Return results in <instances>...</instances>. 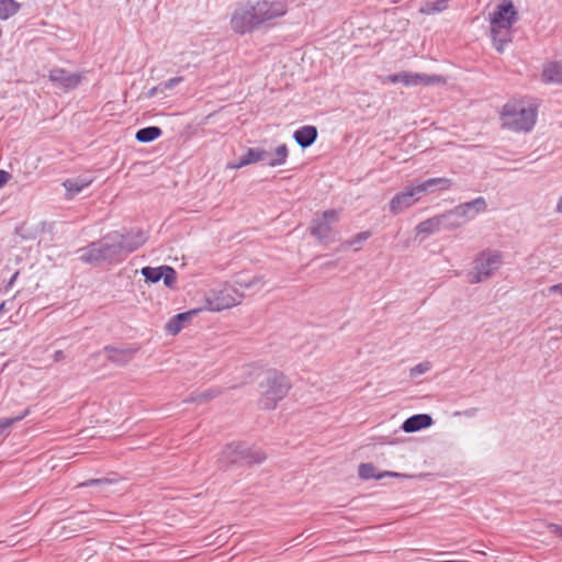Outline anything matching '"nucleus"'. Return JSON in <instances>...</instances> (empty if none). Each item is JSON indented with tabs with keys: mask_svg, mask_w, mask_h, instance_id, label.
I'll list each match as a JSON object with an SVG mask.
<instances>
[{
	"mask_svg": "<svg viewBox=\"0 0 562 562\" xmlns=\"http://www.w3.org/2000/svg\"><path fill=\"white\" fill-rule=\"evenodd\" d=\"M518 19V10L512 0H501L488 14L490 33L497 52H504L512 42L513 26Z\"/></svg>",
	"mask_w": 562,
	"mask_h": 562,
	"instance_id": "nucleus-1",
	"label": "nucleus"
},
{
	"mask_svg": "<svg viewBox=\"0 0 562 562\" xmlns=\"http://www.w3.org/2000/svg\"><path fill=\"white\" fill-rule=\"evenodd\" d=\"M537 112V105L530 100L509 101L501 113L502 125L516 132H529L536 124Z\"/></svg>",
	"mask_w": 562,
	"mask_h": 562,
	"instance_id": "nucleus-2",
	"label": "nucleus"
},
{
	"mask_svg": "<svg viewBox=\"0 0 562 562\" xmlns=\"http://www.w3.org/2000/svg\"><path fill=\"white\" fill-rule=\"evenodd\" d=\"M244 292L234 283L225 282L205 291L203 294V305L198 308L200 312L220 313L238 306L244 301Z\"/></svg>",
	"mask_w": 562,
	"mask_h": 562,
	"instance_id": "nucleus-3",
	"label": "nucleus"
},
{
	"mask_svg": "<svg viewBox=\"0 0 562 562\" xmlns=\"http://www.w3.org/2000/svg\"><path fill=\"white\" fill-rule=\"evenodd\" d=\"M503 266V254L498 250L486 249L480 252L468 273L471 284H476L491 279Z\"/></svg>",
	"mask_w": 562,
	"mask_h": 562,
	"instance_id": "nucleus-4",
	"label": "nucleus"
},
{
	"mask_svg": "<svg viewBox=\"0 0 562 562\" xmlns=\"http://www.w3.org/2000/svg\"><path fill=\"white\" fill-rule=\"evenodd\" d=\"M286 378L277 371L267 372L260 381V404L266 409H272L289 392Z\"/></svg>",
	"mask_w": 562,
	"mask_h": 562,
	"instance_id": "nucleus-5",
	"label": "nucleus"
},
{
	"mask_svg": "<svg viewBox=\"0 0 562 562\" xmlns=\"http://www.w3.org/2000/svg\"><path fill=\"white\" fill-rule=\"evenodd\" d=\"M232 30L240 35L250 33L262 26L252 2L238 5L231 16Z\"/></svg>",
	"mask_w": 562,
	"mask_h": 562,
	"instance_id": "nucleus-6",
	"label": "nucleus"
},
{
	"mask_svg": "<svg viewBox=\"0 0 562 562\" xmlns=\"http://www.w3.org/2000/svg\"><path fill=\"white\" fill-rule=\"evenodd\" d=\"M381 82L386 83H401L404 87H418V86H435L446 83V79L439 75H426L422 72L400 71L397 74L384 76Z\"/></svg>",
	"mask_w": 562,
	"mask_h": 562,
	"instance_id": "nucleus-7",
	"label": "nucleus"
},
{
	"mask_svg": "<svg viewBox=\"0 0 562 562\" xmlns=\"http://www.w3.org/2000/svg\"><path fill=\"white\" fill-rule=\"evenodd\" d=\"M339 221V214L335 210H328L317 214L311 223V234L321 243H329L334 231V225Z\"/></svg>",
	"mask_w": 562,
	"mask_h": 562,
	"instance_id": "nucleus-8",
	"label": "nucleus"
},
{
	"mask_svg": "<svg viewBox=\"0 0 562 562\" xmlns=\"http://www.w3.org/2000/svg\"><path fill=\"white\" fill-rule=\"evenodd\" d=\"M262 25L283 16L288 5L283 0H257L252 2Z\"/></svg>",
	"mask_w": 562,
	"mask_h": 562,
	"instance_id": "nucleus-9",
	"label": "nucleus"
},
{
	"mask_svg": "<svg viewBox=\"0 0 562 562\" xmlns=\"http://www.w3.org/2000/svg\"><path fill=\"white\" fill-rule=\"evenodd\" d=\"M140 272L147 282L157 283L162 280L167 288L173 289L176 286L177 273L169 266L144 267Z\"/></svg>",
	"mask_w": 562,
	"mask_h": 562,
	"instance_id": "nucleus-10",
	"label": "nucleus"
},
{
	"mask_svg": "<svg viewBox=\"0 0 562 562\" xmlns=\"http://www.w3.org/2000/svg\"><path fill=\"white\" fill-rule=\"evenodd\" d=\"M420 198L422 195L418 192L416 184H411L393 196L390 202V211L394 214L402 213L417 203Z\"/></svg>",
	"mask_w": 562,
	"mask_h": 562,
	"instance_id": "nucleus-11",
	"label": "nucleus"
},
{
	"mask_svg": "<svg viewBox=\"0 0 562 562\" xmlns=\"http://www.w3.org/2000/svg\"><path fill=\"white\" fill-rule=\"evenodd\" d=\"M49 80L58 88L68 91L79 86L82 75L69 72L61 68H54L49 71Z\"/></svg>",
	"mask_w": 562,
	"mask_h": 562,
	"instance_id": "nucleus-12",
	"label": "nucleus"
},
{
	"mask_svg": "<svg viewBox=\"0 0 562 562\" xmlns=\"http://www.w3.org/2000/svg\"><path fill=\"white\" fill-rule=\"evenodd\" d=\"M103 261L120 260L125 255L121 247V239L117 233L110 235L100 241Z\"/></svg>",
	"mask_w": 562,
	"mask_h": 562,
	"instance_id": "nucleus-13",
	"label": "nucleus"
},
{
	"mask_svg": "<svg viewBox=\"0 0 562 562\" xmlns=\"http://www.w3.org/2000/svg\"><path fill=\"white\" fill-rule=\"evenodd\" d=\"M459 211L457 215L463 217L465 223L474 220L477 215L485 213L487 210L486 200L483 196H479L472 201L458 205Z\"/></svg>",
	"mask_w": 562,
	"mask_h": 562,
	"instance_id": "nucleus-14",
	"label": "nucleus"
},
{
	"mask_svg": "<svg viewBox=\"0 0 562 562\" xmlns=\"http://www.w3.org/2000/svg\"><path fill=\"white\" fill-rule=\"evenodd\" d=\"M541 77L544 82L562 85V55L543 64Z\"/></svg>",
	"mask_w": 562,
	"mask_h": 562,
	"instance_id": "nucleus-15",
	"label": "nucleus"
},
{
	"mask_svg": "<svg viewBox=\"0 0 562 562\" xmlns=\"http://www.w3.org/2000/svg\"><path fill=\"white\" fill-rule=\"evenodd\" d=\"M200 313V310L199 308H193V310H190L188 312H184V313H180V314H177L175 315L173 317H171L166 326H165V329L167 330V333H169L170 335H173L176 336L177 334H179L182 328L192 321V318L198 315Z\"/></svg>",
	"mask_w": 562,
	"mask_h": 562,
	"instance_id": "nucleus-16",
	"label": "nucleus"
},
{
	"mask_svg": "<svg viewBox=\"0 0 562 562\" xmlns=\"http://www.w3.org/2000/svg\"><path fill=\"white\" fill-rule=\"evenodd\" d=\"M415 184L420 195H424L436 193L438 191H447L451 188L452 181L448 178H431Z\"/></svg>",
	"mask_w": 562,
	"mask_h": 562,
	"instance_id": "nucleus-17",
	"label": "nucleus"
},
{
	"mask_svg": "<svg viewBox=\"0 0 562 562\" xmlns=\"http://www.w3.org/2000/svg\"><path fill=\"white\" fill-rule=\"evenodd\" d=\"M268 151L262 148H249L247 153L237 161L228 165L231 169H239L250 164L263 161L267 159Z\"/></svg>",
	"mask_w": 562,
	"mask_h": 562,
	"instance_id": "nucleus-18",
	"label": "nucleus"
},
{
	"mask_svg": "<svg viewBox=\"0 0 562 562\" xmlns=\"http://www.w3.org/2000/svg\"><path fill=\"white\" fill-rule=\"evenodd\" d=\"M246 456V447L241 443L227 445L221 452L218 461L222 464L235 463Z\"/></svg>",
	"mask_w": 562,
	"mask_h": 562,
	"instance_id": "nucleus-19",
	"label": "nucleus"
},
{
	"mask_svg": "<svg viewBox=\"0 0 562 562\" xmlns=\"http://www.w3.org/2000/svg\"><path fill=\"white\" fill-rule=\"evenodd\" d=\"M432 424V418L427 414H417L409 418H407L403 425L402 429L405 432H415L422 429H425Z\"/></svg>",
	"mask_w": 562,
	"mask_h": 562,
	"instance_id": "nucleus-20",
	"label": "nucleus"
},
{
	"mask_svg": "<svg viewBox=\"0 0 562 562\" xmlns=\"http://www.w3.org/2000/svg\"><path fill=\"white\" fill-rule=\"evenodd\" d=\"M359 476L363 480H370V479H383L386 476L391 477H404L405 474H401L397 472H391V471H384V472H378L375 467L371 463H362L359 465Z\"/></svg>",
	"mask_w": 562,
	"mask_h": 562,
	"instance_id": "nucleus-21",
	"label": "nucleus"
},
{
	"mask_svg": "<svg viewBox=\"0 0 562 562\" xmlns=\"http://www.w3.org/2000/svg\"><path fill=\"white\" fill-rule=\"evenodd\" d=\"M442 221L440 214L420 222L416 228V235H422L424 238L436 234L442 228Z\"/></svg>",
	"mask_w": 562,
	"mask_h": 562,
	"instance_id": "nucleus-22",
	"label": "nucleus"
},
{
	"mask_svg": "<svg viewBox=\"0 0 562 562\" xmlns=\"http://www.w3.org/2000/svg\"><path fill=\"white\" fill-rule=\"evenodd\" d=\"M146 238L143 232H132L126 236H120L121 247H123L125 254L134 251L146 241Z\"/></svg>",
	"mask_w": 562,
	"mask_h": 562,
	"instance_id": "nucleus-23",
	"label": "nucleus"
},
{
	"mask_svg": "<svg viewBox=\"0 0 562 562\" xmlns=\"http://www.w3.org/2000/svg\"><path fill=\"white\" fill-rule=\"evenodd\" d=\"M101 244L93 243L90 246L80 250L79 259L87 263H98L102 260Z\"/></svg>",
	"mask_w": 562,
	"mask_h": 562,
	"instance_id": "nucleus-24",
	"label": "nucleus"
},
{
	"mask_svg": "<svg viewBox=\"0 0 562 562\" xmlns=\"http://www.w3.org/2000/svg\"><path fill=\"white\" fill-rule=\"evenodd\" d=\"M92 182L91 179L76 178L66 180L63 186L66 189V198L72 199L80 193L85 188L89 187Z\"/></svg>",
	"mask_w": 562,
	"mask_h": 562,
	"instance_id": "nucleus-25",
	"label": "nucleus"
},
{
	"mask_svg": "<svg viewBox=\"0 0 562 562\" xmlns=\"http://www.w3.org/2000/svg\"><path fill=\"white\" fill-rule=\"evenodd\" d=\"M317 136V131L314 126H303L295 131L294 139L302 147L311 146Z\"/></svg>",
	"mask_w": 562,
	"mask_h": 562,
	"instance_id": "nucleus-26",
	"label": "nucleus"
},
{
	"mask_svg": "<svg viewBox=\"0 0 562 562\" xmlns=\"http://www.w3.org/2000/svg\"><path fill=\"white\" fill-rule=\"evenodd\" d=\"M458 211H459V207L457 205L452 210H449V211L440 214L443 228L452 231V229H457L465 224L464 218L459 217L457 215Z\"/></svg>",
	"mask_w": 562,
	"mask_h": 562,
	"instance_id": "nucleus-27",
	"label": "nucleus"
},
{
	"mask_svg": "<svg viewBox=\"0 0 562 562\" xmlns=\"http://www.w3.org/2000/svg\"><path fill=\"white\" fill-rule=\"evenodd\" d=\"M289 156L288 146L281 144L271 153L268 151L267 159L265 160L270 167H278L285 164Z\"/></svg>",
	"mask_w": 562,
	"mask_h": 562,
	"instance_id": "nucleus-28",
	"label": "nucleus"
},
{
	"mask_svg": "<svg viewBox=\"0 0 562 562\" xmlns=\"http://www.w3.org/2000/svg\"><path fill=\"white\" fill-rule=\"evenodd\" d=\"M234 284L243 292V290H259L263 286L265 281L261 276H252V277H237Z\"/></svg>",
	"mask_w": 562,
	"mask_h": 562,
	"instance_id": "nucleus-29",
	"label": "nucleus"
},
{
	"mask_svg": "<svg viewBox=\"0 0 562 562\" xmlns=\"http://www.w3.org/2000/svg\"><path fill=\"white\" fill-rule=\"evenodd\" d=\"M161 130L157 126H149L137 131L135 137L140 143H149L161 135Z\"/></svg>",
	"mask_w": 562,
	"mask_h": 562,
	"instance_id": "nucleus-30",
	"label": "nucleus"
},
{
	"mask_svg": "<svg viewBox=\"0 0 562 562\" xmlns=\"http://www.w3.org/2000/svg\"><path fill=\"white\" fill-rule=\"evenodd\" d=\"M448 4L449 0H435L423 4L419 11L425 14H437L446 10Z\"/></svg>",
	"mask_w": 562,
	"mask_h": 562,
	"instance_id": "nucleus-31",
	"label": "nucleus"
},
{
	"mask_svg": "<svg viewBox=\"0 0 562 562\" xmlns=\"http://www.w3.org/2000/svg\"><path fill=\"white\" fill-rule=\"evenodd\" d=\"M20 5L14 0H0V20H7L14 15Z\"/></svg>",
	"mask_w": 562,
	"mask_h": 562,
	"instance_id": "nucleus-32",
	"label": "nucleus"
},
{
	"mask_svg": "<svg viewBox=\"0 0 562 562\" xmlns=\"http://www.w3.org/2000/svg\"><path fill=\"white\" fill-rule=\"evenodd\" d=\"M432 366L430 361H423L409 369V379L415 381L420 375L426 374L431 370Z\"/></svg>",
	"mask_w": 562,
	"mask_h": 562,
	"instance_id": "nucleus-33",
	"label": "nucleus"
},
{
	"mask_svg": "<svg viewBox=\"0 0 562 562\" xmlns=\"http://www.w3.org/2000/svg\"><path fill=\"white\" fill-rule=\"evenodd\" d=\"M29 414V409H26L22 415H19L13 418H1L0 419V435L9 429L16 422L22 420Z\"/></svg>",
	"mask_w": 562,
	"mask_h": 562,
	"instance_id": "nucleus-34",
	"label": "nucleus"
},
{
	"mask_svg": "<svg viewBox=\"0 0 562 562\" xmlns=\"http://www.w3.org/2000/svg\"><path fill=\"white\" fill-rule=\"evenodd\" d=\"M370 237L369 232H361L357 234L355 237H352L348 244L350 247H352L355 250H359L362 243L366 241Z\"/></svg>",
	"mask_w": 562,
	"mask_h": 562,
	"instance_id": "nucleus-35",
	"label": "nucleus"
},
{
	"mask_svg": "<svg viewBox=\"0 0 562 562\" xmlns=\"http://www.w3.org/2000/svg\"><path fill=\"white\" fill-rule=\"evenodd\" d=\"M544 294L547 296H552V297H559V299H562V282L560 283H557V284H552V285H549L546 290H544Z\"/></svg>",
	"mask_w": 562,
	"mask_h": 562,
	"instance_id": "nucleus-36",
	"label": "nucleus"
},
{
	"mask_svg": "<svg viewBox=\"0 0 562 562\" xmlns=\"http://www.w3.org/2000/svg\"><path fill=\"white\" fill-rule=\"evenodd\" d=\"M182 81V78L181 77H175V78H171L169 80H167L166 82L161 83V88L162 90H167V89H171L173 87H176L179 82Z\"/></svg>",
	"mask_w": 562,
	"mask_h": 562,
	"instance_id": "nucleus-37",
	"label": "nucleus"
},
{
	"mask_svg": "<svg viewBox=\"0 0 562 562\" xmlns=\"http://www.w3.org/2000/svg\"><path fill=\"white\" fill-rule=\"evenodd\" d=\"M548 529L550 532L557 535L562 540V525L549 524Z\"/></svg>",
	"mask_w": 562,
	"mask_h": 562,
	"instance_id": "nucleus-38",
	"label": "nucleus"
},
{
	"mask_svg": "<svg viewBox=\"0 0 562 562\" xmlns=\"http://www.w3.org/2000/svg\"><path fill=\"white\" fill-rule=\"evenodd\" d=\"M108 483H109L108 480L95 479V480H90V481L80 483L78 486L103 485V484H108Z\"/></svg>",
	"mask_w": 562,
	"mask_h": 562,
	"instance_id": "nucleus-39",
	"label": "nucleus"
},
{
	"mask_svg": "<svg viewBox=\"0 0 562 562\" xmlns=\"http://www.w3.org/2000/svg\"><path fill=\"white\" fill-rule=\"evenodd\" d=\"M254 373H255V369L252 367H250V366L244 367L243 374L246 378L244 379V381H241V383H247Z\"/></svg>",
	"mask_w": 562,
	"mask_h": 562,
	"instance_id": "nucleus-40",
	"label": "nucleus"
},
{
	"mask_svg": "<svg viewBox=\"0 0 562 562\" xmlns=\"http://www.w3.org/2000/svg\"><path fill=\"white\" fill-rule=\"evenodd\" d=\"M11 175L4 170H0V189L10 180Z\"/></svg>",
	"mask_w": 562,
	"mask_h": 562,
	"instance_id": "nucleus-41",
	"label": "nucleus"
},
{
	"mask_svg": "<svg viewBox=\"0 0 562 562\" xmlns=\"http://www.w3.org/2000/svg\"><path fill=\"white\" fill-rule=\"evenodd\" d=\"M105 351L108 352L109 358L112 360H116L117 356L122 353L121 351H119L114 348H105Z\"/></svg>",
	"mask_w": 562,
	"mask_h": 562,
	"instance_id": "nucleus-42",
	"label": "nucleus"
},
{
	"mask_svg": "<svg viewBox=\"0 0 562 562\" xmlns=\"http://www.w3.org/2000/svg\"><path fill=\"white\" fill-rule=\"evenodd\" d=\"M158 91L164 92L161 86L154 87L147 92L148 98H153Z\"/></svg>",
	"mask_w": 562,
	"mask_h": 562,
	"instance_id": "nucleus-43",
	"label": "nucleus"
},
{
	"mask_svg": "<svg viewBox=\"0 0 562 562\" xmlns=\"http://www.w3.org/2000/svg\"><path fill=\"white\" fill-rule=\"evenodd\" d=\"M64 352L61 350H57L55 353H54V360L55 361H61L64 359Z\"/></svg>",
	"mask_w": 562,
	"mask_h": 562,
	"instance_id": "nucleus-44",
	"label": "nucleus"
},
{
	"mask_svg": "<svg viewBox=\"0 0 562 562\" xmlns=\"http://www.w3.org/2000/svg\"><path fill=\"white\" fill-rule=\"evenodd\" d=\"M555 212L559 213V214H562V195L558 200V203H557V206H555Z\"/></svg>",
	"mask_w": 562,
	"mask_h": 562,
	"instance_id": "nucleus-45",
	"label": "nucleus"
},
{
	"mask_svg": "<svg viewBox=\"0 0 562 562\" xmlns=\"http://www.w3.org/2000/svg\"><path fill=\"white\" fill-rule=\"evenodd\" d=\"M549 248L548 247H542L539 249V254L542 256V257H547V252H548Z\"/></svg>",
	"mask_w": 562,
	"mask_h": 562,
	"instance_id": "nucleus-46",
	"label": "nucleus"
},
{
	"mask_svg": "<svg viewBox=\"0 0 562 562\" xmlns=\"http://www.w3.org/2000/svg\"><path fill=\"white\" fill-rule=\"evenodd\" d=\"M3 307H4V303L0 304V313L2 312Z\"/></svg>",
	"mask_w": 562,
	"mask_h": 562,
	"instance_id": "nucleus-47",
	"label": "nucleus"
},
{
	"mask_svg": "<svg viewBox=\"0 0 562 562\" xmlns=\"http://www.w3.org/2000/svg\"><path fill=\"white\" fill-rule=\"evenodd\" d=\"M16 274L18 273L13 274L12 281H15Z\"/></svg>",
	"mask_w": 562,
	"mask_h": 562,
	"instance_id": "nucleus-48",
	"label": "nucleus"
},
{
	"mask_svg": "<svg viewBox=\"0 0 562 562\" xmlns=\"http://www.w3.org/2000/svg\"><path fill=\"white\" fill-rule=\"evenodd\" d=\"M16 274L18 273L13 274L12 281H15Z\"/></svg>",
	"mask_w": 562,
	"mask_h": 562,
	"instance_id": "nucleus-49",
	"label": "nucleus"
}]
</instances>
